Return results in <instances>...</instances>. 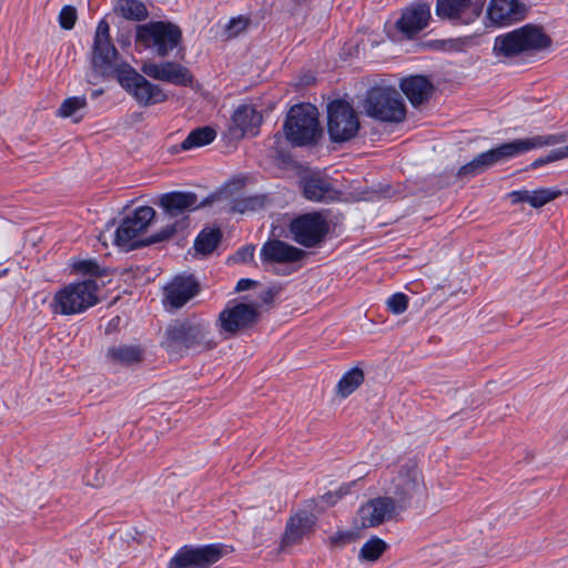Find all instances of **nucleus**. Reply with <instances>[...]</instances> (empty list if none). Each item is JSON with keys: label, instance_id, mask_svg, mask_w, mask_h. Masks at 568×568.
<instances>
[{"label": "nucleus", "instance_id": "1", "mask_svg": "<svg viewBox=\"0 0 568 568\" xmlns=\"http://www.w3.org/2000/svg\"><path fill=\"white\" fill-rule=\"evenodd\" d=\"M210 324L204 320L187 318L168 325L162 346L170 354L192 351L201 353L215 347Z\"/></svg>", "mask_w": 568, "mask_h": 568}, {"label": "nucleus", "instance_id": "2", "mask_svg": "<svg viewBox=\"0 0 568 568\" xmlns=\"http://www.w3.org/2000/svg\"><path fill=\"white\" fill-rule=\"evenodd\" d=\"M154 216L155 211L151 206L136 207L132 215L126 216L116 229L114 243L126 250L159 243L171 237L176 232L178 225L182 226L184 224L183 221L169 224L161 232L153 234L146 240H141L140 236L146 231Z\"/></svg>", "mask_w": 568, "mask_h": 568}, {"label": "nucleus", "instance_id": "3", "mask_svg": "<svg viewBox=\"0 0 568 568\" xmlns=\"http://www.w3.org/2000/svg\"><path fill=\"white\" fill-rule=\"evenodd\" d=\"M98 293L99 285L91 278L64 285L52 298V313L63 316L81 314L98 304Z\"/></svg>", "mask_w": 568, "mask_h": 568}, {"label": "nucleus", "instance_id": "4", "mask_svg": "<svg viewBox=\"0 0 568 568\" xmlns=\"http://www.w3.org/2000/svg\"><path fill=\"white\" fill-rule=\"evenodd\" d=\"M549 43V38L540 29L527 24L496 37L494 52L497 57L511 58L523 52L545 49Z\"/></svg>", "mask_w": 568, "mask_h": 568}, {"label": "nucleus", "instance_id": "5", "mask_svg": "<svg viewBox=\"0 0 568 568\" xmlns=\"http://www.w3.org/2000/svg\"><path fill=\"white\" fill-rule=\"evenodd\" d=\"M284 133L293 145L315 142L321 133L317 109L310 103L292 106L284 123Z\"/></svg>", "mask_w": 568, "mask_h": 568}, {"label": "nucleus", "instance_id": "6", "mask_svg": "<svg viewBox=\"0 0 568 568\" xmlns=\"http://www.w3.org/2000/svg\"><path fill=\"white\" fill-rule=\"evenodd\" d=\"M136 41L153 50L158 57L166 58L173 49L181 44L182 31L174 23L152 21L138 27Z\"/></svg>", "mask_w": 568, "mask_h": 568}, {"label": "nucleus", "instance_id": "7", "mask_svg": "<svg viewBox=\"0 0 568 568\" xmlns=\"http://www.w3.org/2000/svg\"><path fill=\"white\" fill-rule=\"evenodd\" d=\"M369 118L385 123H399L406 116V108L399 92L393 88H373L365 100Z\"/></svg>", "mask_w": 568, "mask_h": 568}, {"label": "nucleus", "instance_id": "8", "mask_svg": "<svg viewBox=\"0 0 568 568\" xmlns=\"http://www.w3.org/2000/svg\"><path fill=\"white\" fill-rule=\"evenodd\" d=\"M328 232L327 217L317 211L300 214L288 224L290 237L305 248L321 247Z\"/></svg>", "mask_w": 568, "mask_h": 568}, {"label": "nucleus", "instance_id": "9", "mask_svg": "<svg viewBox=\"0 0 568 568\" xmlns=\"http://www.w3.org/2000/svg\"><path fill=\"white\" fill-rule=\"evenodd\" d=\"M568 140L567 133H557L548 135H535L525 139H517L511 142L500 144L494 149L484 152L489 168L504 163L510 159L526 153L534 149H539L548 145H556L564 143Z\"/></svg>", "mask_w": 568, "mask_h": 568}, {"label": "nucleus", "instance_id": "10", "mask_svg": "<svg viewBox=\"0 0 568 568\" xmlns=\"http://www.w3.org/2000/svg\"><path fill=\"white\" fill-rule=\"evenodd\" d=\"M118 80L121 87L142 106L159 104L168 99L160 85L150 82L130 65L119 70Z\"/></svg>", "mask_w": 568, "mask_h": 568}, {"label": "nucleus", "instance_id": "11", "mask_svg": "<svg viewBox=\"0 0 568 568\" xmlns=\"http://www.w3.org/2000/svg\"><path fill=\"white\" fill-rule=\"evenodd\" d=\"M359 120L348 102L335 100L327 105V131L333 142H346L356 136Z\"/></svg>", "mask_w": 568, "mask_h": 568}, {"label": "nucleus", "instance_id": "12", "mask_svg": "<svg viewBox=\"0 0 568 568\" xmlns=\"http://www.w3.org/2000/svg\"><path fill=\"white\" fill-rule=\"evenodd\" d=\"M430 17V6L427 2H412L402 10L389 38L393 41L413 40L428 27Z\"/></svg>", "mask_w": 568, "mask_h": 568}, {"label": "nucleus", "instance_id": "13", "mask_svg": "<svg viewBox=\"0 0 568 568\" xmlns=\"http://www.w3.org/2000/svg\"><path fill=\"white\" fill-rule=\"evenodd\" d=\"M219 195L212 194L203 201H199L193 192H169L160 197L159 205L164 214L171 219L185 217L189 212L207 206L219 201Z\"/></svg>", "mask_w": 568, "mask_h": 568}, {"label": "nucleus", "instance_id": "14", "mask_svg": "<svg viewBox=\"0 0 568 568\" xmlns=\"http://www.w3.org/2000/svg\"><path fill=\"white\" fill-rule=\"evenodd\" d=\"M487 0H436V16L453 23L469 24L483 12Z\"/></svg>", "mask_w": 568, "mask_h": 568}, {"label": "nucleus", "instance_id": "15", "mask_svg": "<svg viewBox=\"0 0 568 568\" xmlns=\"http://www.w3.org/2000/svg\"><path fill=\"white\" fill-rule=\"evenodd\" d=\"M257 318V310L254 305L239 303L226 306L219 315L217 326L225 338L239 331L248 327Z\"/></svg>", "mask_w": 568, "mask_h": 568}, {"label": "nucleus", "instance_id": "16", "mask_svg": "<svg viewBox=\"0 0 568 568\" xmlns=\"http://www.w3.org/2000/svg\"><path fill=\"white\" fill-rule=\"evenodd\" d=\"M93 67L101 73L110 71L116 60L118 50L111 41L110 26L105 19L99 21L92 47Z\"/></svg>", "mask_w": 568, "mask_h": 568}, {"label": "nucleus", "instance_id": "17", "mask_svg": "<svg viewBox=\"0 0 568 568\" xmlns=\"http://www.w3.org/2000/svg\"><path fill=\"white\" fill-rule=\"evenodd\" d=\"M221 555L222 550L216 545L201 548L184 546L170 560L169 568H206L216 562Z\"/></svg>", "mask_w": 568, "mask_h": 568}, {"label": "nucleus", "instance_id": "18", "mask_svg": "<svg viewBox=\"0 0 568 568\" xmlns=\"http://www.w3.org/2000/svg\"><path fill=\"white\" fill-rule=\"evenodd\" d=\"M306 256L307 253L304 250L277 239L267 240L260 251L262 263L271 265L301 263Z\"/></svg>", "mask_w": 568, "mask_h": 568}, {"label": "nucleus", "instance_id": "19", "mask_svg": "<svg viewBox=\"0 0 568 568\" xmlns=\"http://www.w3.org/2000/svg\"><path fill=\"white\" fill-rule=\"evenodd\" d=\"M143 74L159 81L175 85H190L192 75L189 69L178 62L164 61L161 63L144 62L141 67Z\"/></svg>", "mask_w": 568, "mask_h": 568}, {"label": "nucleus", "instance_id": "20", "mask_svg": "<svg viewBox=\"0 0 568 568\" xmlns=\"http://www.w3.org/2000/svg\"><path fill=\"white\" fill-rule=\"evenodd\" d=\"M394 494L399 503H406L422 489V475L413 460L404 463L393 479Z\"/></svg>", "mask_w": 568, "mask_h": 568}, {"label": "nucleus", "instance_id": "21", "mask_svg": "<svg viewBox=\"0 0 568 568\" xmlns=\"http://www.w3.org/2000/svg\"><path fill=\"white\" fill-rule=\"evenodd\" d=\"M199 293V284L192 276L178 275L164 287V306L181 308Z\"/></svg>", "mask_w": 568, "mask_h": 568}, {"label": "nucleus", "instance_id": "22", "mask_svg": "<svg viewBox=\"0 0 568 568\" xmlns=\"http://www.w3.org/2000/svg\"><path fill=\"white\" fill-rule=\"evenodd\" d=\"M396 513V504L390 497H377L371 499L358 510L361 526L376 527L386 520H390Z\"/></svg>", "mask_w": 568, "mask_h": 568}, {"label": "nucleus", "instance_id": "23", "mask_svg": "<svg viewBox=\"0 0 568 568\" xmlns=\"http://www.w3.org/2000/svg\"><path fill=\"white\" fill-rule=\"evenodd\" d=\"M261 123L262 115L253 105L241 104L233 112L231 132L235 136H255Z\"/></svg>", "mask_w": 568, "mask_h": 568}, {"label": "nucleus", "instance_id": "24", "mask_svg": "<svg viewBox=\"0 0 568 568\" xmlns=\"http://www.w3.org/2000/svg\"><path fill=\"white\" fill-rule=\"evenodd\" d=\"M315 523L316 517L308 511H300L292 516L282 537V548L300 542L304 536L313 530Z\"/></svg>", "mask_w": 568, "mask_h": 568}, {"label": "nucleus", "instance_id": "25", "mask_svg": "<svg viewBox=\"0 0 568 568\" xmlns=\"http://www.w3.org/2000/svg\"><path fill=\"white\" fill-rule=\"evenodd\" d=\"M525 7L518 0H490L487 8L489 20L496 24H508L524 18Z\"/></svg>", "mask_w": 568, "mask_h": 568}, {"label": "nucleus", "instance_id": "26", "mask_svg": "<svg viewBox=\"0 0 568 568\" xmlns=\"http://www.w3.org/2000/svg\"><path fill=\"white\" fill-rule=\"evenodd\" d=\"M302 186L304 196L313 202L334 201L339 194L333 186L331 179L321 175L304 178Z\"/></svg>", "mask_w": 568, "mask_h": 568}, {"label": "nucleus", "instance_id": "27", "mask_svg": "<svg viewBox=\"0 0 568 568\" xmlns=\"http://www.w3.org/2000/svg\"><path fill=\"white\" fill-rule=\"evenodd\" d=\"M144 349L136 344H116L106 349L105 358L110 365L128 367L143 361Z\"/></svg>", "mask_w": 568, "mask_h": 568}, {"label": "nucleus", "instance_id": "28", "mask_svg": "<svg viewBox=\"0 0 568 568\" xmlns=\"http://www.w3.org/2000/svg\"><path fill=\"white\" fill-rule=\"evenodd\" d=\"M400 89L412 105L418 106L429 99L433 84L424 75H410L402 80Z\"/></svg>", "mask_w": 568, "mask_h": 568}, {"label": "nucleus", "instance_id": "29", "mask_svg": "<svg viewBox=\"0 0 568 568\" xmlns=\"http://www.w3.org/2000/svg\"><path fill=\"white\" fill-rule=\"evenodd\" d=\"M116 16L129 21H144L149 17L146 6L140 0H116L113 6Z\"/></svg>", "mask_w": 568, "mask_h": 568}, {"label": "nucleus", "instance_id": "30", "mask_svg": "<svg viewBox=\"0 0 568 568\" xmlns=\"http://www.w3.org/2000/svg\"><path fill=\"white\" fill-rule=\"evenodd\" d=\"M364 378V372L358 367L347 371L338 381L336 393L341 397L346 398L363 384Z\"/></svg>", "mask_w": 568, "mask_h": 568}, {"label": "nucleus", "instance_id": "31", "mask_svg": "<svg viewBox=\"0 0 568 568\" xmlns=\"http://www.w3.org/2000/svg\"><path fill=\"white\" fill-rule=\"evenodd\" d=\"M216 138V132L210 126L197 128L189 133L181 143V149L192 150L210 144Z\"/></svg>", "mask_w": 568, "mask_h": 568}, {"label": "nucleus", "instance_id": "32", "mask_svg": "<svg viewBox=\"0 0 568 568\" xmlns=\"http://www.w3.org/2000/svg\"><path fill=\"white\" fill-rule=\"evenodd\" d=\"M222 237L219 229H204L200 232L194 241V248L196 252L207 255L212 253Z\"/></svg>", "mask_w": 568, "mask_h": 568}, {"label": "nucleus", "instance_id": "33", "mask_svg": "<svg viewBox=\"0 0 568 568\" xmlns=\"http://www.w3.org/2000/svg\"><path fill=\"white\" fill-rule=\"evenodd\" d=\"M265 204L266 197L263 195L240 197L233 201L231 211L241 214L254 213L264 209Z\"/></svg>", "mask_w": 568, "mask_h": 568}, {"label": "nucleus", "instance_id": "34", "mask_svg": "<svg viewBox=\"0 0 568 568\" xmlns=\"http://www.w3.org/2000/svg\"><path fill=\"white\" fill-rule=\"evenodd\" d=\"M386 548L387 545L383 539L373 537L362 546L359 550V558L366 561H376Z\"/></svg>", "mask_w": 568, "mask_h": 568}, {"label": "nucleus", "instance_id": "35", "mask_svg": "<svg viewBox=\"0 0 568 568\" xmlns=\"http://www.w3.org/2000/svg\"><path fill=\"white\" fill-rule=\"evenodd\" d=\"M489 169L486 156L483 153L478 154L470 162L466 163L458 170V176L460 178H471L478 175Z\"/></svg>", "mask_w": 568, "mask_h": 568}, {"label": "nucleus", "instance_id": "36", "mask_svg": "<svg viewBox=\"0 0 568 568\" xmlns=\"http://www.w3.org/2000/svg\"><path fill=\"white\" fill-rule=\"evenodd\" d=\"M561 191L559 189L554 187H545L531 191L530 194V206L535 209L542 207L547 203L554 201L558 196L561 195Z\"/></svg>", "mask_w": 568, "mask_h": 568}, {"label": "nucleus", "instance_id": "37", "mask_svg": "<svg viewBox=\"0 0 568 568\" xmlns=\"http://www.w3.org/2000/svg\"><path fill=\"white\" fill-rule=\"evenodd\" d=\"M87 106L85 97H71L65 99L58 110V115L61 118H70Z\"/></svg>", "mask_w": 568, "mask_h": 568}, {"label": "nucleus", "instance_id": "38", "mask_svg": "<svg viewBox=\"0 0 568 568\" xmlns=\"http://www.w3.org/2000/svg\"><path fill=\"white\" fill-rule=\"evenodd\" d=\"M408 301L409 298L406 294L395 293L387 298L386 305L390 313L399 315L407 310Z\"/></svg>", "mask_w": 568, "mask_h": 568}, {"label": "nucleus", "instance_id": "39", "mask_svg": "<svg viewBox=\"0 0 568 568\" xmlns=\"http://www.w3.org/2000/svg\"><path fill=\"white\" fill-rule=\"evenodd\" d=\"M568 158V145L567 146H564V148H559V149H556V150H552L549 152L548 155L546 156H540L538 159H536L531 164H530V168L531 169H538L545 164H548L550 162H554V161H558V160H561V159H566Z\"/></svg>", "mask_w": 568, "mask_h": 568}, {"label": "nucleus", "instance_id": "40", "mask_svg": "<svg viewBox=\"0 0 568 568\" xmlns=\"http://www.w3.org/2000/svg\"><path fill=\"white\" fill-rule=\"evenodd\" d=\"M73 271L83 275H99L100 266L93 260H78L72 263Z\"/></svg>", "mask_w": 568, "mask_h": 568}, {"label": "nucleus", "instance_id": "41", "mask_svg": "<svg viewBox=\"0 0 568 568\" xmlns=\"http://www.w3.org/2000/svg\"><path fill=\"white\" fill-rule=\"evenodd\" d=\"M77 21V11L71 6H65L61 9L59 14V23L62 29L71 30Z\"/></svg>", "mask_w": 568, "mask_h": 568}, {"label": "nucleus", "instance_id": "42", "mask_svg": "<svg viewBox=\"0 0 568 568\" xmlns=\"http://www.w3.org/2000/svg\"><path fill=\"white\" fill-rule=\"evenodd\" d=\"M248 22L250 20L242 16L231 19L226 24L227 37L233 38L239 36L247 28Z\"/></svg>", "mask_w": 568, "mask_h": 568}, {"label": "nucleus", "instance_id": "43", "mask_svg": "<svg viewBox=\"0 0 568 568\" xmlns=\"http://www.w3.org/2000/svg\"><path fill=\"white\" fill-rule=\"evenodd\" d=\"M353 485H355V481L347 485H343L335 491H328L322 496V500L326 503L328 506H333L337 503V500H339L342 497L349 493V489Z\"/></svg>", "mask_w": 568, "mask_h": 568}, {"label": "nucleus", "instance_id": "44", "mask_svg": "<svg viewBox=\"0 0 568 568\" xmlns=\"http://www.w3.org/2000/svg\"><path fill=\"white\" fill-rule=\"evenodd\" d=\"M530 194L531 191L528 190H516L510 192L508 197L513 204L528 203L530 205Z\"/></svg>", "mask_w": 568, "mask_h": 568}, {"label": "nucleus", "instance_id": "45", "mask_svg": "<svg viewBox=\"0 0 568 568\" xmlns=\"http://www.w3.org/2000/svg\"><path fill=\"white\" fill-rule=\"evenodd\" d=\"M254 257V246L246 245L241 247L234 255V260L241 263H248Z\"/></svg>", "mask_w": 568, "mask_h": 568}, {"label": "nucleus", "instance_id": "46", "mask_svg": "<svg viewBox=\"0 0 568 568\" xmlns=\"http://www.w3.org/2000/svg\"><path fill=\"white\" fill-rule=\"evenodd\" d=\"M255 284V282L253 280H250V278H241L236 286H235V290L237 292H242V291H246V290H250L253 285Z\"/></svg>", "mask_w": 568, "mask_h": 568}, {"label": "nucleus", "instance_id": "47", "mask_svg": "<svg viewBox=\"0 0 568 568\" xmlns=\"http://www.w3.org/2000/svg\"><path fill=\"white\" fill-rule=\"evenodd\" d=\"M295 2V4L297 6H303V4H306L307 2H310L311 0H293Z\"/></svg>", "mask_w": 568, "mask_h": 568}]
</instances>
